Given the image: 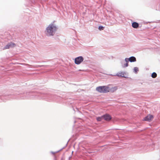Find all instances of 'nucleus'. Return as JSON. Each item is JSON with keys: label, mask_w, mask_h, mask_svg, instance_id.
Listing matches in <instances>:
<instances>
[{"label": "nucleus", "mask_w": 160, "mask_h": 160, "mask_svg": "<svg viewBox=\"0 0 160 160\" xmlns=\"http://www.w3.org/2000/svg\"><path fill=\"white\" fill-rule=\"evenodd\" d=\"M56 27L53 24L49 25L46 28V34L47 36H53L57 30Z\"/></svg>", "instance_id": "obj_1"}, {"label": "nucleus", "mask_w": 160, "mask_h": 160, "mask_svg": "<svg viewBox=\"0 0 160 160\" xmlns=\"http://www.w3.org/2000/svg\"><path fill=\"white\" fill-rule=\"evenodd\" d=\"M96 90L98 92L101 93H106L109 91L108 87L106 86L97 87Z\"/></svg>", "instance_id": "obj_2"}, {"label": "nucleus", "mask_w": 160, "mask_h": 160, "mask_svg": "<svg viewBox=\"0 0 160 160\" xmlns=\"http://www.w3.org/2000/svg\"><path fill=\"white\" fill-rule=\"evenodd\" d=\"M83 60V58L82 56L78 57L75 59V63L77 64H79Z\"/></svg>", "instance_id": "obj_3"}, {"label": "nucleus", "mask_w": 160, "mask_h": 160, "mask_svg": "<svg viewBox=\"0 0 160 160\" xmlns=\"http://www.w3.org/2000/svg\"><path fill=\"white\" fill-rule=\"evenodd\" d=\"M16 46V45L15 43L11 42L8 44H7L5 47H4L3 49H8L10 48H13Z\"/></svg>", "instance_id": "obj_4"}, {"label": "nucleus", "mask_w": 160, "mask_h": 160, "mask_svg": "<svg viewBox=\"0 0 160 160\" xmlns=\"http://www.w3.org/2000/svg\"><path fill=\"white\" fill-rule=\"evenodd\" d=\"M126 61H130L131 62H134L136 61V58L134 57H131L129 58H126Z\"/></svg>", "instance_id": "obj_5"}, {"label": "nucleus", "mask_w": 160, "mask_h": 160, "mask_svg": "<svg viewBox=\"0 0 160 160\" xmlns=\"http://www.w3.org/2000/svg\"><path fill=\"white\" fill-rule=\"evenodd\" d=\"M103 118L107 121H109L111 119V117L109 114H106L103 116Z\"/></svg>", "instance_id": "obj_6"}, {"label": "nucleus", "mask_w": 160, "mask_h": 160, "mask_svg": "<svg viewBox=\"0 0 160 160\" xmlns=\"http://www.w3.org/2000/svg\"><path fill=\"white\" fill-rule=\"evenodd\" d=\"M125 74V73L123 72H119L117 74V76L121 77H125L124 75Z\"/></svg>", "instance_id": "obj_7"}, {"label": "nucleus", "mask_w": 160, "mask_h": 160, "mask_svg": "<svg viewBox=\"0 0 160 160\" xmlns=\"http://www.w3.org/2000/svg\"><path fill=\"white\" fill-rule=\"evenodd\" d=\"M132 26L134 28H137L138 27L139 24L138 23L134 22L132 23Z\"/></svg>", "instance_id": "obj_8"}, {"label": "nucleus", "mask_w": 160, "mask_h": 160, "mask_svg": "<svg viewBox=\"0 0 160 160\" xmlns=\"http://www.w3.org/2000/svg\"><path fill=\"white\" fill-rule=\"evenodd\" d=\"M126 58L125 59V62H122V63L123 64V67H127L128 66V61H126Z\"/></svg>", "instance_id": "obj_9"}, {"label": "nucleus", "mask_w": 160, "mask_h": 160, "mask_svg": "<svg viewBox=\"0 0 160 160\" xmlns=\"http://www.w3.org/2000/svg\"><path fill=\"white\" fill-rule=\"evenodd\" d=\"M144 120L146 121H149L150 120V116L148 115L145 117Z\"/></svg>", "instance_id": "obj_10"}, {"label": "nucleus", "mask_w": 160, "mask_h": 160, "mask_svg": "<svg viewBox=\"0 0 160 160\" xmlns=\"http://www.w3.org/2000/svg\"><path fill=\"white\" fill-rule=\"evenodd\" d=\"M151 76L152 78H155L157 76V74L155 72H153Z\"/></svg>", "instance_id": "obj_11"}, {"label": "nucleus", "mask_w": 160, "mask_h": 160, "mask_svg": "<svg viewBox=\"0 0 160 160\" xmlns=\"http://www.w3.org/2000/svg\"><path fill=\"white\" fill-rule=\"evenodd\" d=\"M134 72L135 73H137L138 72V68L137 67H135L134 68Z\"/></svg>", "instance_id": "obj_12"}, {"label": "nucleus", "mask_w": 160, "mask_h": 160, "mask_svg": "<svg viewBox=\"0 0 160 160\" xmlns=\"http://www.w3.org/2000/svg\"><path fill=\"white\" fill-rule=\"evenodd\" d=\"M103 118V116L101 117H98L97 118V120L98 121H100Z\"/></svg>", "instance_id": "obj_13"}, {"label": "nucleus", "mask_w": 160, "mask_h": 160, "mask_svg": "<svg viewBox=\"0 0 160 160\" xmlns=\"http://www.w3.org/2000/svg\"><path fill=\"white\" fill-rule=\"evenodd\" d=\"M98 29L100 30H103L104 29V27L102 26H100L98 27Z\"/></svg>", "instance_id": "obj_14"}, {"label": "nucleus", "mask_w": 160, "mask_h": 160, "mask_svg": "<svg viewBox=\"0 0 160 160\" xmlns=\"http://www.w3.org/2000/svg\"><path fill=\"white\" fill-rule=\"evenodd\" d=\"M113 90H116L117 89V88L116 87H114L112 88Z\"/></svg>", "instance_id": "obj_15"}, {"label": "nucleus", "mask_w": 160, "mask_h": 160, "mask_svg": "<svg viewBox=\"0 0 160 160\" xmlns=\"http://www.w3.org/2000/svg\"><path fill=\"white\" fill-rule=\"evenodd\" d=\"M150 117H151V119L152 118H153V116L152 115H151Z\"/></svg>", "instance_id": "obj_16"}]
</instances>
